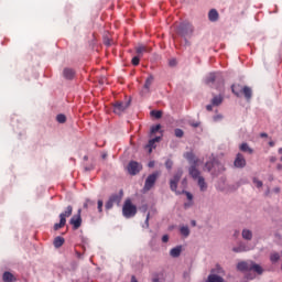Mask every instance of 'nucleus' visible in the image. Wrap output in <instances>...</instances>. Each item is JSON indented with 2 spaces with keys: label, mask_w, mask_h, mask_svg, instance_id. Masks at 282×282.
I'll list each match as a JSON object with an SVG mask.
<instances>
[{
  "label": "nucleus",
  "mask_w": 282,
  "mask_h": 282,
  "mask_svg": "<svg viewBox=\"0 0 282 282\" xmlns=\"http://www.w3.org/2000/svg\"><path fill=\"white\" fill-rule=\"evenodd\" d=\"M237 270L240 272H257V274H263V268L254 263V261H241L237 264Z\"/></svg>",
  "instance_id": "f257e3e1"
},
{
  "label": "nucleus",
  "mask_w": 282,
  "mask_h": 282,
  "mask_svg": "<svg viewBox=\"0 0 282 282\" xmlns=\"http://www.w3.org/2000/svg\"><path fill=\"white\" fill-rule=\"evenodd\" d=\"M205 83L209 87L219 89V87H224V76H221V73H209L205 78Z\"/></svg>",
  "instance_id": "f03ea898"
},
{
  "label": "nucleus",
  "mask_w": 282,
  "mask_h": 282,
  "mask_svg": "<svg viewBox=\"0 0 282 282\" xmlns=\"http://www.w3.org/2000/svg\"><path fill=\"white\" fill-rule=\"evenodd\" d=\"M205 169L208 171V173H212V175H219L226 171V167L223 163L218 162L216 159L213 161H208L205 163Z\"/></svg>",
  "instance_id": "7ed1b4c3"
},
{
  "label": "nucleus",
  "mask_w": 282,
  "mask_h": 282,
  "mask_svg": "<svg viewBox=\"0 0 282 282\" xmlns=\"http://www.w3.org/2000/svg\"><path fill=\"white\" fill-rule=\"evenodd\" d=\"M183 175H184V170L178 169L174 174V176L170 180V189L176 195H182V191L177 189V184H180V181L182 180Z\"/></svg>",
  "instance_id": "20e7f679"
},
{
  "label": "nucleus",
  "mask_w": 282,
  "mask_h": 282,
  "mask_svg": "<svg viewBox=\"0 0 282 282\" xmlns=\"http://www.w3.org/2000/svg\"><path fill=\"white\" fill-rule=\"evenodd\" d=\"M138 213V207L131 204V199H127L122 207V215L126 219H131V217H135Z\"/></svg>",
  "instance_id": "39448f33"
},
{
  "label": "nucleus",
  "mask_w": 282,
  "mask_h": 282,
  "mask_svg": "<svg viewBox=\"0 0 282 282\" xmlns=\"http://www.w3.org/2000/svg\"><path fill=\"white\" fill-rule=\"evenodd\" d=\"M176 32L177 34H180V36H193V24H191L189 22H183L176 28Z\"/></svg>",
  "instance_id": "423d86ee"
},
{
  "label": "nucleus",
  "mask_w": 282,
  "mask_h": 282,
  "mask_svg": "<svg viewBox=\"0 0 282 282\" xmlns=\"http://www.w3.org/2000/svg\"><path fill=\"white\" fill-rule=\"evenodd\" d=\"M158 177H160V172H154L145 178L144 186H143V193H149L153 186H155V183L158 182Z\"/></svg>",
  "instance_id": "0eeeda50"
},
{
  "label": "nucleus",
  "mask_w": 282,
  "mask_h": 282,
  "mask_svg": "<svg viewBox=\"0 0 282 282\" xmlns=\"http://www.w3.org/2000/svg\"><path fill=\"white\" fill-rule=\"evenodd\" d=\"M127 171L130 175H138L142 171V164L138 163L137 161H130Z\"/></svg>",
  "instance_id": "6e6552de"
},
{
  "label": "nucleus",
  "mask_w": 282,
  "mask_h": 282,
  "mask_svg": "<svg viewBox=\"0 0 282 282\" xmlns=\"http://www.w3.org/2000/svg\"><path fill=\"white\" fill-rule=\"evenodd\" d=\"M82 209L77 210V215H74L70 220L69 225L73 226L74 230H78L80 226H83V218L80 217Z\"/></svg>",
  "instance_id": "1a4fd4ad"
},
{
  "label": "nucleus",
  "mask_w": 282,
  "mask_h": 282,
  "mask_svg": "<svg viewBox=\"0 0 282 282\" xmlns=\"http://www.w3.org/2000/svg\"><path fill=\"white\" fill-rule=\"evenodd\" d=\"M129 105L130 101H126V102H117L113 106V113H116L117 116H121L122 113H124V111H127V109H129Z\"/></svg>",
  "instance_id": "9d476101"
},
{
  "label": "nucleus",
  "mask_w": 282,
  "mask_h": 282,
  "mask_svg": "<svg viewBox=\"0 0 282 282\" xmlns=\"http://www.w3.org/2000/svg\"><path fill=\"white\" fill-rule=\"evenodd\" d=\"M153 80H155V78L153 77V75H150L144 83V86L142 88V90L140 91L141 96H147V94L151 93V85H153Z\"/></svg>",
  "instance_id": "9b49d317"
},
{
  "label": "nucleus",
  "mask_w": 282,
  "mask_h": 282,
  "mask_svg": "<svg viewBox=\"0 0 282 282\" xmlns=\"http://www.w3.org/2000/svg\"><path fill=\"white\" fill-rule=\"evenodd\" d=\"M246 164H247V162H246V158L243 156V154L237 153L236 159L234 161V166L236 169H246Z\"/></svg>",
  "instance_id": "f8f14e48"
},
{
  "label": "nucleus",
  "mask_w": 282,
  "mask_h": 282,
  "mask_svg": "<svg viewBox=\"0 0 282 282\" xmlns=\"http://www.w3.org/2000/svg\"><path fill=\"white\" fill-rule=\"evenodd\" d=\"M62 76L65 80H74L76 77V70L74 68L65 67L62 72Z\"/></svg>",
  "instance_id": "ddd939ff"
},
{
  "label": "nucleus",
  "mask_w": 282,
  "mask_h": 282,
  "mask_svg": "<svg viewBox=\"0 0 282 282\" xmlns=\"http://www.w3.org/2000/svg\"><path fill=\"white\" fill-rule=\"evenodd\" d=\"M188 174L191 175L192 180H199L202 176V172L198 171L197 165H191L188 167Z\"/></svg>",
  "instance_id": "4468645a"
},
{
  "label": "nucleus",
  "mask_w": 282,
  "mask_h": 282,
  "mask_svg": "<svg viewBox=\"0 0 282 282\" xmlns=\"http://www.w3.org/2000/svg\"><path fill=\"white\" fill-rule=\"evenodd\" d=\"M185 160H187V162H189L192 165H197V162H199V160L197 158H195V154L193 152H185L184 155Z\"/></svg>",
  "instance_id": "2eb2a0df"
},
{
  "label": "nucleus",
  "mask_w": 282,
  "mask_h": 282,
  "mask_svg": "<svg viewBox=\"0 0 282 282\" xmlns=\"http://www.w3.org/2000/svg\"><path fill=\"white\" fill-rule=\"evenodd\" d=\"M124 195V192L120 189L119 194H112L109 198L113 204H117V206H120V203L122 202V196Z\"/></svg>",
  "instance_id": "dca6fc26"
},
{
  "label": "nucleus",
  "mask_w": 282,
  "mask_h": 282,
  "mask_svg": "<svg viewBox=\"0 0 282 282\" xmlns=\"http://www.w3.org/2000/svg\"><path fill=\"white\" fill-rule=\"evenodd\" d=\"M241 237L245 241H252V237H254V234L252 232V230L245 228L241 231Z\"/></svg>",
  "instance_id": "f3484780"
},
{
  "label": "nucleus",
  "mask_w": 282,
  "mask_h": 282,
  "mask_svg": "<svg viewBox=\"0 0 282 282\" xmlns=\"http://www.w3.org/2000/svg\"><path fill=\"white\" fill-rule=\"evenodd\" d=\"M197 184L202 193H206L208 191V183H206L204 176L197 180Z\"/></svg>",
  "instance_id": "a211bd4d"
},
{
  "label": "nucleus",
  "mask_w": 282,
  "mask_h": 282,
  "mask_svg": "<svg viewBox=\"0 0 282 282\" xmlns=\"http://www.w3.org/2000/svg\"><path fill=\"white\" fill-rule=\"evenodd\" d=\"M208 19L212 23L219 21V12H217V9H212L208 12Z\"/></svg>",
  "instance_id": "6ab92c4d"
},
{
  "label": "nucleus",
  "mask_w": 282,
  "mask_h": 282,
  "mask_svg": "<svg viewBox=\"0 0 282 282\" xmlns=\"http://www.w3.org/2000/svg\"><path fill=\"white\" fill-rule=\"evenodd\" d=\"M205 282H226V280H224L221 275L210 273Z\"/></svg>",
  "instance_id": "aec40b11"
},
{
  "label": "nucleus",
  "mask_w": 282,
  "mask_h": 282,
  "mask_svg": "<svg viewBox=\"0 0 282 282\" xmlns=\"http://www.w3.org/2000/svg\"><path fill=\"white\" fill-rule=\"evenodd\" d=\"M72 213H74V207L68 205L62 214H59V219H67V217H72Z\"/></svg>",
  "instance_id": "412c9836"
},
{
  "label": "nucleus",
  "mask_w": 282,
  "mask_h": 282,
  "mask_svg": "<svg viewBox=\"0 0 282 282\" xmlns=\"http://www.w3.org/2000/svg\"><path fill=\"white\" fill-rule=\"evenodd\" d=\"M250 250L246 243L240 242L237 247L232 248V252L240 253V252H248Z\"/></svg>",
  "instance_id": "4be33fe9"
},
{
  "label": "nucleus",
  "mask_w": 282,
  "mask_h": 282,
  "mask_svg": "<svg viewBox=\"0 0 282 282\" xmlns=\"http://www.w3.org/2000/svg\"><path fill=\"white\" fill-rule=\"evenodd\" d=\"M242 94L246 98V100H251L252 98V88L248 86L242 87Z\"/></svg>",
  "instance_id": "5701e85b"
},
{
  "label": "nucleus",
  "mask_w": 282,
  "mask_h": 282,
  "mask_svg": "<svg viewBox=\"0 0 282 282\" xmlns=\"http://www.w3.org/2000/svg\"><path fill=\"white\" fill-rule=\"evenodd\" d=\"M221 102H224V96H221V95H216L212 99L213 107H219V105H221Z\"/></svg>",
  "instance_id": "b1692460"
},
{
  "label": "nucleus",
  "mask_w": 282,
  "mask_h": 282,
  "mask_svg": "<svg viewBox=\"0 0 282 282\" xmlns=\"http://www.w3.org/2000/svg\"><path fill=\"white\" fill-rule=\"evenodd\" d=\"M182 254V246H177L170 251V256L173 257V259H177Z\"/></svg>",
  "instance_id": "393cba45"
},
{
  "label": "nucleus",
  "mask_w": 282,
  "mask_h": 282,
  "mask_svg": "<svg viewBox=\"0 0 282 282\" xmlns=\"http://www.w3.org/2000/svg\"><path fill=\"white\" fill-rule=\"evenodd\" d=\"M231 91H232V94H235V96H237V98H239V96H241V94L243 91V87H241V85H232Z\"/></svg>",
  "instance_id": "a878e982"
},
{
  "label": "nucleus",
  "mask_w": 282,
  "mask_h": 282,
  "mask_svg": "<svg viewBox=\"0 0 282 282\" xmlns=\"http://www.w3.org/2000/svg\"><path fill=\"white\" fill-rule=\"evenodd\" d=\"M240 151H242V153H249V155H252L254 153V150H252V148H250V145H248V143H242L239 147Z\"/></svg>",
  "instance_id": "bb28decb"
},
{
  "label": "nucleus",
  "mask_w": 282,
  "mask_h": 282,
  "mask_svg": "<svg viewBox=\"0 0 282 282\" xmlns=\"http://www.w3.org/2000/svg\"><path fill=\"white\" fill-rule=\"evenodd\" d=\"M63 243H65V238L61 237V236H57L55 239H54V242H53V246L55 248H61L63 246Z\"/></svg>",
  "instance_id": "cd10ccee"
},
{
  "label": "nucleus",
  "mask_w": 282,
  "mask_h": 282,
  "mask_svg": "<svg viewBox=\"0 0 282 282\" xmlns=\"http://www.w3.org/2000/svg\"><path fill=\"white\" fill-rule=\"evenodd\" d=\"M135 52L138 56L141 57L144 53L149 52V48H147L144 45H139L135 47Z\"/></svg>",
  "instance_id": "c85d7f7f"
},
{
  "label": "nucleus",
  "mask_w": 282,
  "mask_h": 282,
  "mask_svg": "<svg viewBox=\"0 0 282 282\" xmlns=\"http://www.w3.org/2000/svg\"><path fill=\"white\" fill-rule=\"evenodd\" d=\"M2 281L12 282V281H14V275L12 273L6 271L2 275Z\"/></svg>",
  "instance_id": "c756f323"
},
{
  "label": "nucleus",
  "mask_w": 282,
  "mask_h": 282,
  "mask_svg": "<svg viewBox=\"0 0 282 282\" xmlns=\"http://www.w3.org/2000/svg\"><path fill=\"white\" fill-rule=\"evenodd\" d=\"M180 232L183 237H188L191 235V229H188V226H182Z\"/></svg>",
  "instance_id": "7c9ffc66"
},
{
  "label": "nucleus",
  "mask_w": 282,
  "mask_h": 282,
  "mask_svg": "<svg viewBox=\"0 0 282 282\" xmlns=\"http://www.w3.org/2000/svg\"><path fill=\"white\" fill-rule=\"evenodd\" d=\"M65 224H67V219L59 218V223L54 225V230H61V228H64Z\"/></svg>",
  "instance_id": "2f4dec72"
},
{
  "label": "nucleus",
  "mask_w": 282,
  "mask_h": 282,
  "mask_svg": "<svg viewBox=\"0 0 282 282\" xmlns=\"http://www.w3.org/2000/svg\"><path fill=\"white\" fill-rule=\"evenodd\" d=\"M279 259H281V256L279 254V252H273L270 254L271 263H276L279 261Z\"/></svg>",
  "instance_id": "473e14b6"
},
{
  "label": "nucleus",
  "mask_w": 282,
  "mask_h": 282,
  "mask_svg": "<svg viewBox=\"0 0 282 282\" xmlns=\"http://www.w3.org/2000/svg\"><path fill=\"white\" fill-rule=\"evenodd\" d=\"M94 206H96V202L87 198L84 203V208L88 209V208H94Z\"/></svg>",
  "instance_id": "72a5a7b5"
},
{
  "label": "nucleus",
  "mask_w": 282,
  "mask_h": 282,
  "mask_svg": "<svg viewBox=\"0 0 282 282\" xmlns=\"http://www.w3.org/2000/svg\"><path fill=\"white\" fill-rule=\"evenodd\" d=\"M56 120L59 122V124H65V122H67V117H65L63 113H59L56 116Z\"/></svg>",
  "instance_id": "f704fd0d"
},
{
  "label": "nucleus",
  "mask_w": 282,
  "mask_h": 282,
  "mask_svg": "<svg viewBox=\"0 0 282 282\" xmlns=\"http://www.w3.org/2000/svg\"><path fill=\"white\" fill-rule=\"evenodd\" d=\"M174 135H175L176 138H184V130H182V129H180V128H176V129L174 130Z\"/></svg>",
  "instance_id": "c9c22d12"
},
{
  "label": "nucleus",
  "mask_w": 282,
  "mask_h": 282,
  "mask_svg": "<svg viewBox=\"0 0 282 282\" xmlns=\"http://www.w3.org/2000/svg\"><path fill=\"white\" fill-rule=\"evenodd\" d=\"M151 116H153V118H156L158 120H160V118H162V111H160V110H152L151 111Z\"/></svg>",
  "instance_id": "e433bc0d"
},
{
  "label": "nucleus",
  "mask_w": 282,
  "mask_h": 282,
  "mask_svg": "<svg viewBox=\"0 0 282 282\" xmlns=\"http://www.w3.org/2000/svg\"><path fill=\"white\" fill-rule=\"evenodd\" d=\"M181 195H186L189 202H193V194L191 192H186V189L181 191Z\"/></svg>",
  "instance_id": "4c0bfd02"
},
{
  "label": "nucleus",
  "mask_w": 282,
  "mask_h": 282,
  "mask_svg": "<svg viewBox=\"0 0 282 282\" xmlns=\"http://www.w3.org/2000/svg\"><path fill=\"white\" fill-rule=\"evenodd\" d=\"M145 149H149V153L153 152V149H155V142L149 141V143L145 145Z\"/></svg>",
  "instance_id": "58836bf2"
},
{
  "label": "nucleus",
  "mask_w": 282,
  "mask_h": 282,
  "mask_svg": "<svg viewBox=\"0 0 282 282\" xmlns=\"http://www.w3.org/2000/svg\"><path fill=\"white\" fill-rule=\"evenodd\" d=\"M165 169H167V171H171V169H173V161L171 159H167L165 161Z\"/></svg>",
  "instance_id": "ea45409f"
},
{
  "label": "nucleus",
  "mask_w": 282,
  "mask_h": 282,
  "mask_svg": "<svg viewBox=\"0 0 282 282\" xmlns=\"http://www.w3.org/2000/svg\"><path fill=\"white\" fill-rule=\"evenodd\" d=\"M253 184H256L257 188H262L263 187V182H261L257 177L253 178Z\"/></svg>",
  "instance_id": "a19ab883"
},
{
  "label": "nucleus",
  "mask_w": 282,
  "mask_h": 282,
  "mask_svg": "<svg viewBox=\"0 0 282 282\" xmlns=\"http://www.w3.org/2000/svg\"><path fill=\"white\" fill-rule=\"evenodd\" d=\"M113 204L115 203H112L111 199L109 198L106 203V210H111V208H113Z\"/></svg>",
  "instance_id": "79ce46f5"
},
{
  "label": "nucleus",
  "mask_w": 282,
  "mask_h": 282,
  "mask_svg": "<svg viewBox=\"0 0 282 282\" xmlns=\"http://www.w3.org/2000/svg\"><path fill=\"white\" fill-rule=\"evenodd\" d=\"M160 129H162L161 124L153 126L151 128V133H158V131H160Z\"/></svg>",
  "instance_id": "37998d69"
},
{
  "label": "nucleus",
  "mask_w": 282,
  "mask_h": 282,
  "mask_svg": "<svg viewBox=\"0 0 282 282\" xmlns=\"http://www.w3.org/2000/svg\"><path fill=\"white\" fill-rule=\"evenodd\" d=\"M149 219H151V213H148V214H147L143 228H149Z\"/></svg>",
  "instance_id": "c03bdc74"
},
{
  "label": "nucleus",
  "mask_w": 282,
  "mask_h": 282,
  "mask_svg": "<svg viewBox=\"0 0 282 282\" xmlns=\"http://www.w3.org/2000/svg\"><path fill=\"white\" fill-rule=\"evenodd\" d=\"M132 65H134V66L140 65V57H139V55H137V56H134V57L132 58Z\"/></svg>",
  "instance_id": "a18cd8bd"
},
{
  "label": "nucleus",
  "mask_w": 282,
  "mask_h": 282,
  "mask_svg": "<svg viewBox=\"0 0 282 282\" xmlns=\"http://www.w3.org/2000/svg\"><path fill=\"white\" fill-rule=\"evenodd\" d=\"M102 206H104L102 199H99V200L97 202L98 213H102Z\"/></svg>",
  "instance_id": "49530a36"
},
{
  "label": "nucleus",
  "mask_w": 282,
  "mask_h": 282,
  "mask_svg": "<svg viewBox=\"0 0 282 282\" xmlns=\"http://www.w3.org/2000/svg\"><path fill=\"white\" fill-rule=\"evenodd\" d=\"M170 67H175L177 65V59L173 58L169 62Z\"/></svg>",
  "instance_id": "de8ad7c7"
},
{
  "label": "nucleus",
  "mask_w": 282,
  "mask_h": 282,
  "mask_svg": "<svg viewBox=\"0 0 282 282\" xmlns=\"http://www.w3.org/2000/svg\"><path fill=\"white\" fill-rule=\"evenodd\" d=\"M162 242H163V243H169V235H164V236L162 237Z\"/></svg>",
  "instance_id": "09e8293b"
},
{
  "label": "nucleus",
  "mask_w": 282,
  "mask_h": 282,
  "mask_svg": "<svg viewBox=\"0 0 282 282\" xmlns=\"http://www.w3.org/2000/svg\"><path fill=\"white\" fill-rule=\"evenodd\" d=\"M191 124V127H193L194 129H197V127H199V121H196V122H191L189 123Z\"/></svg>",
  "instance_id": "8fccbe9b"
},
{
  "label": "nucleus",
  "mask_w": 282,
  "mask_h": 282,
  "mask_svg": "<svg viewBox=\"0 0 282 282\" xmlns=\"http://www.w3.org/2000/svg\"><path fill=\"white\" fill-rule=\"evenodd\" d=\"M187 185H188V180L183 178V180H182V186H183V188H186Z\"/></svg>",
  "instance_id": "3c124183"
},
{
  "label": "nucleus",
  "mask_w": 282,
  "mask_h": 282,
  "mask_svg": "<svg viewBox=\"0 0 282 282\" xmlns=\"http://www.w3.org/2000/svg\"><path fill=\"white\" fill-rule=\"evenodd\" d=\"M160 140H162V137H155L154 139H151V142H160Z\"/></svg>",
  "instance_id": "603ef678"
},
{
  "label": "nucleus",
  "mask_w": 282,
  "mask_h": 282,
  "mask_svg": "<svg viewBox=\"0 0 282 282\" xmlns=\"http://www.w3.org/2000/svg\"><path fill=\"white\" fill-rule=\"evenodd\" d=\"M223 118H224V116L217 115L214 117V120H215V122H217V120H221Z\"/></svg>",
  "instance_id": "864d4df0"
},
{
  "label": "nucleus",
  "mask_w": 282,
  "mask_h": 282,
  "mask_svg": "<svg viewBox=\"0 0 282 282\" xmlns=\"http://www.w3.org/2000/svg\"><path fill=\"white\" fill-rule=\"evenodd\" d=\"M207 111H213V104L206 106Z\"/></svg>",
  "instance_id": "5fc2aeb1"
},
{
  "label": "nucleus",
  "mask_w": 282,
  "mask_h": 282,
  "mask_svg": "<svg viewBox=\"0 0 282 282\" xmlns=\"http://www.w3.org/2000/svg\"><path fill=\"white\" fill-rule=\"evenodd\" d=\"M85 171H94V165L86 166Z\"/></svg>",
  "instance_id": "6e6d98bb"
},
{
  "label": "nucleus",
  "mask_w": 282,
  "mask_h": 282,
  "mask_svg": "<svg viewBox=\"0 0 282 282\" xmlns=\"http://www.w3.org/2000/svg\"><path fill=\"white\" fill-rule=\"evenodd\" d=\"M234 237H235V239H237L239 237V230H235Z\"/></svg>",
  "instance_id": "4d7b16f0"
},
{
  "label": "nucleus",
  "mask_w": 282,
  "mask_h": 282,
  "mask_svg": "<svg viewBox=\"0 0 282 282\" xmlns=\"http://www.w3.org/2000/svg\"><path fill=\"white\" fill-rule=\"evenodd\" d=\"M185 208H191V206H193V203H185Z\"/></svg>",
  "instance_id": "13d9d810"
},
{
  "label": "nucleus",
  "mask_w": 282,
  "mask_h": 282,
  "mask_svg": "<svg viewBox=\"0 0 282 282\" xmlns=\"http://www.w3.org/2000/svg\"><path fill=\"white\" fill-rule=\"evenodd\" d=\"M131 282H138V279H135V275L131 276Z\"/></svg>",
  "instance_id": "bf43d9fd"
},
{
  "label": "nucleus",
  "mask_w": 282,
  "mask_h": 282,
  "mask_svg": "<svg viewBox=\"0 0 282 282\" xmlns=\"http://www.w3.org/2000/svg\"><path fill=\"white\" fill-rule=\"evenodd\" d=\"M270 162H276V156H271Z\"/></svg>",
  "instance_id": "052dcab7"
},
{
  "label": "nucleus",
  "mask_w": 282,
  "mask_h": 282,
  "mask_svg": "<svg viewBox=\"0 0 282 282\" xmlns=\"http://www.w3.org/2000/svg\"><path fill=\"white\" fill-rule=\"evenodd\" d=\"M273 191H274L275 193H281V188H279V187H274Z\"/></svg>",
  "instance_id": "680f3d73"
},
{
  "label": "nucleus",
  "mask_w": 282,
  "mask_h": 282,
  "mask_svg": "<svg viewBox=\"0 0 282 282\" xmlns=\"http://www.w3.org/2000/svg\"><path fill=\"white\" fill-rule=\"evenodd\" d=\"M260 137H261V138H268V133L262 132V133L260 134Z\"/></svg>",
  "instance_id": "e2e57ef3"
},
{
  "label": "nucleus",
  "mask_w": 282,
  "mask_h": 282,
  "mask_svg": "<svg viewBox=\"0 0 282 282\" xmlns=\"http://www.w3.org/2000/svg\"><path fill=\"white\" fill-rule=\"evenodd\" d=\"M278 171H282V164L276 165Z\"/></svg>",
  "instance_id": "0e129e2a"
},
{
  "label": "nucleus",
  "mask_w": 282,
  "mask_h": 282,
  "mask_svg": "<svg viewBox=\"0 0 282 282\" xmlns=\"http://www.w3.org/2000/svg\"><path fill=\"white\" fill-rule=\"evenodd\" d=\"M269 147H274V141H270Z\"/></svg>",
  "instance_id": "69168bd1"
},
{
  "label": "nucleus",
  "mask_w": 282,
  "mask_h": 282,
  "mask_svg": "<svg viewBox=\"0 0 282 282\" xmlns=\"http://www.w3.org/2000/svg\"><path fill=\"white\" fill-rule=\"evenodd\" d=\"M216 268H217L218 272L223 271L221 267L217 265Z\"/></svg>",
  "instance_id": "338daca9"
},
{
  "label": "nucleus",
  "mask_w": 282,
  "mask_h": 282,
  "mask_svg": "<svg viewBox=\"0 0 282 282\" xmlns=\"http://www.w3.org/2000/svg\"><path fill=\"white\" fill-rule=\"evenodd\" d=\"M278 152L280 153V155H282V148H280Z\"/></svg>",
  "instance_id": "774afa93"
}]
</instances>
